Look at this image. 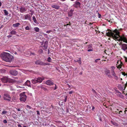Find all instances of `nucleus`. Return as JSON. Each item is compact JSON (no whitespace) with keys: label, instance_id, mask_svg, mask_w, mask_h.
Listing matches in <instances>:
<instances>
[{"label":"nucleus","instance_id":"obj_1","mask_svg":"<svg viewBox=\"0 0 127 127\" xmlns=\"http://www.w3.org/2000/svg\"><path fill=\"white\" fill-rule=\"evenodd\" d=\"M106 31H108V32H106V35L107 36L110 37L114 39L117 40L119 41H123L124 42L127 43V37L124 34H123L122 36L119 35L120 32L117 30L115 29L113 31L107 29Z\"/></svg>","mask_w":127,"mask_h":127},{"label":"nucleus","instance_id":"obj_2","mask_svg":"<svg viewBox=\"0 0 127 127\" xmlns=\"http://www.w3.org/2000/svg\"><path fill=\"white\" fill-rule=\"evenodd\" d=\"M0 57L3 60L8 62H10L13 58V56L9 54L4 52L1 54Z\"/></svg>","mask_w":127,"mask_h":127},{"label":"nucleus","instance_id":"obj_3","mask_svg":"<svg viewBox=\"0 0 127 127\" xmlns=\"http://www.w3.org/2000/svg\"><path fill=\"white\" fill-rule=\"evenodd\" d=\"M25 94V93L24 92L20 94V99L21 101L25 102L26 100L27 96Z\"/></svg>","mask_w":127,"mask_h":127},{"label":"nucleus","instance_id":"obj_4","mask_svg":"<svg viewBox=\"0 0 127 127\" xmlns=\"http://www.w3.org/2000/svg\"><path fill=\"white\" fill-rule=\"evenodd\" d=\"M1 81L3 83L11 82L12 80L10 78L6 77H3L1 79Z\"/></svg>","mask_w":127,"mask_h":127},{"label":"nucleus","instance_id":"obj_5","mask_svg":"<svg viewBox=\"0 0 127 127\" xmlns=\"http://www.w3.org/2000/svg\"><path fill=\"white\" fill-rule=\"evenodd\" d=\"M3 98L4 100L8 101H10L11 98L10 95L7 94H5L4 95Z\"/></svg>","mask_w":127,"mask_h":127},{"label":"nucleus","instance_id":"obj_6","mask_svg":"<svg viewBox=\"0 0 127 127\" xmlns=\"http://www.w3.org/2000/svg\"><path fill=\"white\" fill-rule=\"evenodd\" d=\"M35 63L36 65H40L42 66L46 65L47 64V63H44L43 62L39 60H37L36 61Z\"/></svg>","mask_w":127,"mask_h":127},{"label":"nucleus","instance_id":"obj_7","mask_svg":"<svg viewBox=\"0 0 127 127\" xmlns=\"http://www.w3.org/2000/svg\"><path fill=\"white\" fill-rule=\"evenodd\" d=\"M80 3L78 1H76L75 2V3L73 5V6L75 8H80Z\"/></svg>","mask_w":127,"mask_h":127},{"label":"nucleus","instance_id":"obj_8","mask_svg":"<svg viewBox=\"0 0 127 127\" xmlns=\"http://www.w3.org/2000/svg\"><path fill=\"white\" fill-rule=\"evenodd\" d=\"M53 81V80H48L46 81L45 84L49 86L53 85L54 84Z\"/></svg>","mask_w":127,"mask_h":127},{"label":"nucleus","instance_id":"obj_9","mask_svg":"<svg viewBox=\"0 0 127 127\" xmlns=\"http://www.w3.org/2000/svg\"><path fill=\"white\" fill-rule=\"evenodd\" d=\"M10 74L14 76H16L18 74L17 71L15 70H10Z\"/></svg>","mask_w":127,"mask_h":127},{"label":"nucleus","instance_id":"obj_10","mask_svg":"<svg viewBox=\"0 0 127 127\" xmlns=\"http://www.w3.org/2000/svg\"><path fill=\"white\" fill-rule=\"evenodd\" d=\"M20 9V11L21 13H23L26 11L27 10V8L21 6Z\"/></svg>","mask_w":127,"mask_h":127},{"label":"nucleus","instance_id":"obj_11","mask_svg":"<svg viewBox=\"0 0 127 127\" xmlns=\"http://www.w3.org/2000/svg\"><path fill=\"white\" fill-rule=\"evenodd\" d=\"M122 49L124 51L127 50V44L124 43L122 44L121 46Z\"/></svg>","mask_w":127,"mask_h":127},{"label":"nucleus","instance_id":"obj_12","mask_svg":"<svg viewBox=\"0 0 127 127\" xmlns=\"http://www.w3.org/2000/svg\"><path fill=\"white\" fill-rule=\"evenodd\" d=\"M111 73L112 75L114 76V78L116 80L118 78V77L116 76V73H115L114 69H112L111 70Z\"/></svg>","mask_w":127,"mask_h":127},{"label":"nucleus","instance_id":"obj_13","mask_svg":"<svg viewBox=\"0 0 127 127\" xmlns=\"http://www.w3.org/2000/svg\"><path fill=\"white\" fill-rule=\"evenodd\" d=\"M36 79L37 80V83H41L42 82V81L44 79L43 77H38L37 78H36Z\"/></svg>","mask_w":127,"mask_h":127},{"label":"nucleus","instance_id":"obj_14","mask_svg":"<svg viewBox=\"0 0 127 127\" xmlns=\"http://www.w3.org/2000/svg\"><path fill=\"white\" fill-rule=\"evenodd\" d=\"M51 6L53 8H55L57 9H59L60 7V6L59 5H58L56 4L52 5Z\"/></svg>","mask_w":127,"mask_h":127},{"label":"nucleus","instance_id":"obj_15","mask_svg":"<svg viewBox=\"0 0 127 127\" xmlns=\"http://www.w3.org/2000/svg\"><path fill=\"white\" fill-rule=\"evenodd\" d=\"M25 19L26 20L28 19L30 20L31 18V17L30 15L29 14H27L24 15Z\"/></svg>","mask_w":127,"mask_h":127},{"label":"nucleus","instance_id":"obj_16","mask_svg":"<svg viewBox=\"0 0 127 127\" xmlns=\"http://www.w3.org/2000/svg\"><path fill=\"white\" fill-rule=\"evenodd\" d=\"M25 85L29 87H31V82L30 81L27 80L25 83Z\"/></svg>","mask_w":127,"mask_h":127},{"label":"nucleus","instance_id":"obj_17","mask_svg":"<svg viewBox=\"0 0 127 127\" xmlns=\"http://www.w3.org/2000/svg\"><path fill=\"white\" fill-rule=\"evenodd\" d=\"M31 82L33 84H35L37 83L36 78H35L34 79L32 80Z\"/></svg>","mask_w":127,"mask_h":127},{"label":"nucleus","instance_id":"obj_18","mask_svg":"<svg viewBox=\"0 0 127 127\" xmlns=\"http://www.w3.org/2000/svg\"><path fill=\"white\" fill-rule=\"evenodd\" d=\"M114 113L117 114H120L121 116H123V113L120 114L119 112V110L118 109H117L116 111L114 112Z\"/></svg>","mask_w":127,"mask_h":127},{"label":"nucleus","instance_id":"obj_19","mask_svg":"<svg viewBox=\"0 0 127 127\" xmlns=\"http://www.w3.org/2000/svg\"><path fill=\"white\" fill-rule=\"evenodd\" d=\"M20 25V23H17L15 24H13L12 26L13 27L16 28L18 27Z\"/></svg>","mask_w":127,"mask_h":127},{"label":"nucleus","instance_id":"obj_20","mask_svg":"<svg viewBox=\"0 0 127 127\" xmlns=\"http://www.w3.org/2000/svg\"><path fill=\"white\" fill-rule=\"evenodd\" d=\"M68 16L69 17H70L72 16V13L71 11H70L68 13Z\"/></svg>","mask_w":127,"mask_h":127},{"label":"nucleus","instance_id":"obj_21","mask_svg":"<svg viewBox=\"0 0 127 127\" xmlns=\"http://www.w3.org/2000/svg\"><path fill=\"white\" fill-rule=\"evenodd\" d=\"M16 32L14 30H12L10 32V33L12 35L15 34H16Z\"/></svg>","mask_w":127,"mask_h":127},{"label":"nucleus","instance_id":"obj_22","mask_svg":"<svg viewBox=\"0 0 127 127\" xmlns=\"http://www.w3.org/2000/svg\"><path fill=\"white\" fill-rule=\"evenodd\" d=\"M34 29L35 31L37 32H38L39 31V29L37 27H35L34 28Z\"/></svg>","mask_w":127,"mask_h":127},{"label":"nucleus","instance_id":"obj_23","mask_svg":"<svg viewBox=\"0 0 127 127\" xmlns=\"http://www.w3.org/2000/svg\"><path fill=\"white\" fill-rule=\"evenodd\" d=\"M3 12L4 13L5 15H7L8 14V12L6 10H3Z\"/></svg>","mask_w":127,"mask_h":127},{"label":"nucleus","instance_id":"obj_24","mask_svg":"<svg viewBox=\"0 0 127 127\" xmlns=\"http://www.w3.org/2000/svg\"><path fill=\"white\" fill-rule=\"evenodd\" d=\"M88 49H91L92 47V45L91 44H90L88 46Z\"/></svg>","mask_w":127,"mask_h":127},{"label":"nucleus","instance_id":"obj_25","mask_svg":"<svg viewBox=\"0 0 127 127\" xmlns=\"http://www.w3.org/2000/svg\"><path fill=\"white\" fill-rule=\"evenodd\" d=\"M7 113V111H5L4 110V111H2V113H1V114L2 115L5 114H6Z\"/></svg>","mask_w":127,"mask_h":127},{"label":"nucleus","instance_id":"obj_26","mask_svg":"<svg viewBox=\"0 0 127 127\" xmlns=\"http://www.w3.org/2000/svg\"><path fill=\"white\" fill-rule=\"evenodd\" d=\"M32 19L34 22L35 23H36L37 22V20L34 16H33L32 17Z\"/></svg>","mask_w":127,"mask_h":127},{"label":"nucleus","instance_id":"obj_27","mask_svg":"<svg viewBox=\"0 0 127 127\" xmlns=\"http://www.w3.org/2000/svg\"><path fill=\"white\" fill-rule=\"evenodd\" d=\"M52 60L51 58L50 57H49L47 60V61L49 62H51Z\"/></svg>","mask_w":127,"mask_h":127},{"label":"nucleus","instance_id":"obj_28","mask_svg":"<svg viewBox=\"0 0 127 127\" xmlns=\"http://www.w3.org/2000/svg\"><path fill=\"white\" fill-rule=\"evenodd\" d=\"M122 66V65L121 64H120L118 65V66H117V68H119V69H120V68H121Z\"/></svg>","mask_w":127,"mask_h":127},{"label":"nucleus","instance_id":"obj_29","mask_svg":"<svg viewBox=\"0 0 127 127\" xmlns=\"http://www.w3.org/2000/svg\"><path fill=\"white\" fill-rule=\"evenodd\" d=\"M78 63L80 64H81V58H79V62H78Z\"/></svg>","mask_w":127,"mask_h":127},{"label":"nucleus","instance_id":"obj_30","mask_svg":"<svg viewBox=\"0 0 127 127\" xmlns=\"http://www.w3.org/2000/svg\"><path fill=\"white\" fill-rule=\"evenodd\" d=\"M38 52L39 53H43V51L42 49H40L38 51Z\"/></svg>","mask_w":127,"mask_h":127},{"label":"nucleus","instance_id":"obj_31","mask_svg":"<svg viewBox=\"0 0 127 127\" xmlns=\"http://www.w3.org/2000/svg\"><path fill=\"white\" fill-rule=\"evenodd\" d=\"M48 45H44L43 47L45 49H47L48 47Z\"/></svg>","mask_w":127,"mask_h":127},{"label":"nucleus","instance_id":"obj_32","mask_svg":"<svg viewBox=\"0 0 127 127\" xmlns=\"http://www.w3.org/2000/svg\"><path fill=\"white\" fill-rule=\"evenodd\" d=\"M25 29L26 30H30V28L28 26H27L25 28Z\"/></svg>","mask_w":127,"mask_h":127},{"label":"nucleus","instance_id":"obj_33","mask_svg":"<svg viewBox=\"0 0 127 127\" xmlns=\"http://www.w3.org/2000/svg\"><path fill=\"white\" fill-rule=\"evenodd\" d=\"M122 75H124V76L126 75V77L127 76V74H126L125 72H122Z\"/></svg>","mask_w":127,"mask_h":127},{"label":"nucleus","instance_id":"obj_34","mask_svg":"<svg viewBox=\"0 0 127 127\" xmlns=\"http://www.w3.org/2000/svg\"><path fill=\"white\" fill-rule=\"evenodd\" d=\"M107 75L109 78H112V76L110 75L107 74Z\"/></svg>","mask_w":127,"mask_h":127},{"label":"nucleus","instance_id":"obj_35","mask_svg":"<svg viewBox=\"0 0 127 127\" xmlns=\"http://www.w3.org/2000/svg\"><path fill=\"white\" fill-rule=\"evenodd\" d=\"M100 60V59H96V60H95V63H97L98 62V61H99V60Z\"/></svg>","mask_w":127,"mask_h":127},{"label":"nucleus","instance_id":"obj_36","mask_svg":"<svg viewBox=\"0 0 127 127\" xmlns=\"http://www.w3.org/2000/svg\"><path fill=\"white\" fill-rule=\"evenodd\" d=\"M92 110L93 111H94V109H95V107L94 106H92Z\"/></svg>","mask_w":127,"mask_h":127},{"label":"nucleus","instance_id":"obj_37","mask_svg":"<svg viewBox=\"0 0 127 127\" xmlns=\"http://www.w3.org/2000/svg\"><path fill=\"white\" fill-rule=\"evenodd\" d=\"M67 96H66L65 97V98L64 100V101L65 102L67 100Z\"/></svg>","mask_w":127,"mask_h":127},{"label":"nucleus","instance_id":"obj_38","mask_svg":"<svg viewBox=\"0 0 127 127\" xmlns=\"http://www.w3.org/2000/svg\"><path fill=\"white\" fill-rule=\"evenodd\" d=\"M3 122L4 123H7V122L6 120H4L3 121Z\"/></svg>","mask_w":127,"mask_h":127},{"label":"nucleus","instance_id":"obj_39","mask_svg":"<svg viewBox=\"0 0 127 127\" xmlns=\"http://www.w3.org/2000/svg\"><path fill=\"white\" fill-rule=\"evenodd\" d=\"M30 11L32 13V14H33V13H34V11L32 10H30Z\"/></svg>","mask_w":127,"mask_h":127},{"label":"nucleus","instance_id":"obj_40","mask_svg":"<svg viewBox=\"0 0 127 127\" xmlns=\"http://www.w3.org/2000/svg\"><path fill=\"white\" fill-rule=\"evenodd\" d=\"M110 73V71L109 70H108L106 72V74H108Z\"/></svg>","mask_w":127,"mask_h":127},{"label":"nucleus","instance_id":"obj_41","mask_svg":"<svg viewBox=\"0 0 127 127\" xmlns=\"http://www.w3.org/2000/svg\"><path fill=\"white\" fill-rule=\"evenodd\" d=\"M48 42L47 41H46L44 43L45 45H48Z\"/></svg>","mask_w":127,"mask_h":127},{"label":"nucleus","instance_id":"obj_42","mask_svg":"<svg viewBox=\"0 0 127 127\" xmlns=\"http://www.w3.org/2000/svg\"><path fill=\"white\" fill-rule=\"evenodd\" d=\"M93 51V49H89L88 50V52H90V51Z\"/></svg>","mask_w":127,"mask_h":127},{"label":"nucleus","instance_id":"obj_43","mask_svg":"<svg viewBox=\"0 0 127 127\" xmlns=\"http://www.w3.org/2000/svg\"><path fill=\"white\" fill-rule=\"evenodd\" d=\"M51 32V31L50 30V31H47L46 32L47 33H50V32Z\"/></svg>","mask_w":127,"mask_h":127},{"label":"nucleus","instance_id":"obj_44","mask_svg":"<svg viewBox=\"0 0 127 127\" xmlns=\"http://www.w3.org/2000/svg\"><path fill=\"white\" fill-rule=\"evenodd\" d=\"M69 25V26H71V23H70V22H69V23L67 24L66 25Z\"/></svg>","mask_w":127,"mask_h":127},{"label":"nucleus","instance_id":"obj_45","mask_svg":"<svg viewBox=\"0 0 127 127\" xmlns=\"http://www.w3.org/2000/svg\"><path fill=\"white\" fill-rule=\"evenodd\" d=\"M111 68L112 69H114V70L115 68V67L113 66H111Z\"/></svg>","mask_w":127,"mask_h":127},{"label":"nucleus","instance_id":"obj_46","mask_svg":"<svg viewBox=\"0 0 127 127\" xmlns=\"http://www.w3.org/2000/svg\"><path fill=\"white\" fill-rule=\"evenodd\" d=\"M73 92L72 91H70L69 92V94H72Z\"/></svg>","mask_w":127,"mask_h":127},{"label":"nucleus","instance_id":"obj_47","mask_svg":"<svg viewBox=\"0 0 127 127\" xmlns=\"http://www.w3.org/2000/svg\"><path fill=\"white\" fill-rule=\"evenodd\" d=\"M92 91L94 93H96L94 89H92Z\"/></svg>","mask_w":127,"mask_h":127},{"label":"nucleus","instance_id":"obj_48","mask_svg":"<svg viewBox=\"0 0 127 127\" xmlns=\"http://www.w3.org/2000/svg\"><path fill=\"white\" fill-rule=\"evenodd\" d=\"M55 85V87L54 88V90H55L56 89H57V87L56 86V84Z\"/></svg>","mask_w":127,"mask_h":127},{"label":"nucleus","instance_id":"obj_49","mask_svg":"<svg viewBox=\"0 0 127 127\" xmlns=\"http://www.w3.org/2000/svg\"><path fill=\"white\" fill-rule=\"evenodd\" d=\"M37 113L38 115H39L40 114L39 112L38 111H37Z\"/></svg>","mask_w":127,"mask_h":127},{"label":"nucleus","instance_id":"obj_50","mask_svg":"<svg viewBox=\"0 0 127 127\" xmlns=\"http://www.w3.org/2000/svg\"><path fill=\"white\" fill-rule=\"evenodd\" d=\"M125 60L126 62H127V57H125Z\"/></svg>","mask_w":127,"mask_h":127},{"label":"nucleus","instance_id":"obj_51","mask_svg":"<svg viewBox=\"0 0 127 127\" xmlns=\"http://www.w3.org/2000/svg\"><path fill=\"white\" fill-rule=\"evenodd\" d=\"M107 21H108L109 22L112 23V22L110 20H108V19H107Z\"/></svg>","mask_w":127,"mask_h":127},{"label":"nucleus","instance_id":"obj_52","mask_svg":"<svg viewBox=\"0 0 127 127\" xmlns=\"http://www.w3.org/2000/svg\"><path fill=\"white\" fill-rule=\"evenodd\" d=\"M122 44V42H120V43L119 44V45H122V44Z\"/></svg>","mask_w":127,"mask_h":127},{"label":"nucleus","instance_id":"obj_53","mask_svg":"<svg viewBox=\"0 0 127 127\" xmlns=\"http://www.w3.org/2000/svg\"><path fill=\"white\" fill-rule=\"evenodd\" d=\"M98 17L99 18L101 16V15L100 14H99V13H98Z\"/></svg>","mask_w":127,"mask_h":127},{"label":"nucleus","instance_id":"obj_54","mask_svg":"<svg viewBox=\"0 0 127 127\" xmlns=\"http://www.w3.org/2000/svg\"><path fill=\"white\" fill-rule=\"evenodd\" d=\"M18 127H22L20 125H18Z\"/></svg>","mask_w":127,"mask_h":127},{"label":"nucleus","instance_id":"obj_55","mask_svg":"<svg viewBox=\"0 0 127 127\" xmlns=\"http://www.w3.org/2000/svg\"><path fill=\"white\" fill-rule=\"evenodd\" d=\"M74 61L75 62H79V60H77L76 61L75 60H74Z\"/></svg>","mask_w":127,"mask_h":127},{"label":"nucleus","instance_id":"obj_56","mask_svg":"<svg viewBox=\"0 0 127 127\" xmlns=\"http://www.w3.org/2000/svg\"><path fill=\"white\" fill-rule=\"evenodd\" d=\"M122 30V29H119V30H117L118 31V32H119V31H121V30Z\"/></svg>","mask_w":127,"mask_h":127},{"label":"nucleus","instance_id":"obj_57","mask_svg":"<svg viewBox=\"0 0 127 127\" xmlns=\"http://www.w3.org/2000/svg\"><path fill=\"white\" fill-rule=\"evenodd\" d=\"M1 5H2V3H1V2L0 1V6H1Z\"/></svg>","mask_w":127,"mask_h":127},{"label":"nucleus","instance_id":"obj_58","mask_svg":"<svg viewBox=\"0 0 127 127\" xmlns=\"http://www.w3.org/2000/svg\"><path fill=\"white\" fill-rule=\"evenodd\" d=\"M17 110L18 111H20V110L19 109H17Z\"/></svg>","mask_w":127,"mask_h":127},{"label":"nucleus","instance_id":"obj_59","mask_svg":"<svg viewBox=\"0 0 127 127\" xmlns=\"http://www.w3.org/2000/svg\"><path fill=\"white\" fill-rule=\"evenodd\" d=\"M119 112H120H120L122 113V111H119Z\"/></svg>","mask_w":127,"mask_h":127},{"label":"nucleus","instance_id":"obj_60","mask_svg":"<svg viewBox=\"0 0 127 127\" xmlns=\"http://www.w3.org/2000/svg\"><path fill=\"white\" fill-rule=\"evenodd\" d=\"M12 36L11 35H9L8 36V37H11Z\"/></svg>","mask_w":127,"mask_h":127},{"label":"nucleus","instance_id":"obj_61","mask_svg":"<svg viewBox=\"0 0 127 127\" xmlns=\"http://www.w3.org/2000/svg\"><path fill=\"white\" fill-rule=\"evenodd\" d=\"M79 74L80 75H82V72H80V73H79Z\"/></svg>","mask_w":127,"mask_h":127},{"label":"nucleus","instance_id":"obj_62","mask_svg":"<svg viewBox=\"0 0 127 127\" xmlns=\"http://www.w3.org/2000/svg\"><path fill=\"white\" fill-rule=\"evenodd\" d=\"M126 111H127V110H125V111H124V112H125V113H126Z\"/></svg>","mask_w":127,"mask_h":127},{"label":"nucleus","instance_id":"obj_63","mask_svg":"<svg viewBox=\"0 0 127 127\" xmlns=\"http://www.w3.org/2000/svg\"><path fill=\"white\" fill-rule=\"evenodd\" d=\"M127 83L125 84V86H127Z\"/></svg>","mask_w":127,"mask_h":127},{"label":"nucleus","instance_id":"obj_64","mask_svg":"<svg viewBox=\"0 0 127 127\" xmlns=\"http://www.w3.org/2000/svg\"><path fill=\"white\" fill-rule=\"evenodd\" d=\"M23 127H27V126H23Z\"/></svg>","mask_w":127,"mask_h":127}]
</instances>
